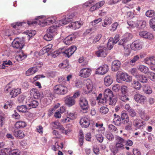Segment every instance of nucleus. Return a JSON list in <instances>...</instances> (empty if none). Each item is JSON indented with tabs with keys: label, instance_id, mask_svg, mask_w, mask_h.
Listing matches in <instances>:
<instances>
[{
	"label": "nucleus",
	"instance_id": "f257e3e1",
	"mask_svg": "<svg viewBox=\"0 0 155 155\" xmlns=\"http://www.w3.org/2000/svg\"><path fill=\"white\" fill-rule=\"evenodd\" d=\"M104 97L109 101L110 105L114 106L117 102V99L113 94L112 91L109 89H106L104 91Z\"/></svg>",
	"mask_w": 155,
	"mask_h": 155
},
{
	"label": "nucleus",
	"instance_id": "f03ea898",
	"mask_svg": "<svg viewBox=\"0 0 155 155\" xmlns=\"http://www.w3.org/2000/svg\"><path fill=\"white\" fill-rule=\"evenodd\" d=\"M76 14V12H74L64 16L62 19L59 20L57 22L56 26H60L68 24L71 21L72 18H74Z\"/></svg>",
	"mask_w": 155,
	"mask_h": 155
},
{
	"label": "nucleus",
	"instance_id": "7ed1b4c3",
	"mask_svg": "<svg viewBox=\"0 0 155 155\" xmlns=\"http://www.w3.org/2000/svg\"><path fill=\"white\" fill-rule=\"evenodd\" d=\"M77 49L76 46L73 45L71 46L68 48L62 51L64 49L60 48L58 51L59 52L58 53L57 55L61 53L64 54V55L65 56L69 58L72 54H73Z\"/></svg>",
	"mask_w": 155,
	"mask_h": 155
},
{
	"label": "nucleus",
	"instance_id": "20e7f679",
	"mask_svg": "<svg viewBox=\"0 0 155 155\" xmlns=\"http://www.w3.org/2000/svg\"><path fill=\"white\" fill-rule=\"evenodd\" d=\"M53 91L56 94L64 95L67 93L68 88L63 85L58 84L54 86Z\"/></svg>",
	"mask_w": 155,
	"mask_h": 155
},
{
	"label": "nucleus",
	"instance_id": "39448f33",
	"mask_svg": "<svg viewBox=\"0 0 155 155\" xmlns=\"http://www.w3.org/2000/svg\"><path fill=\"white\" fill-rule=\"evenodd\" d=\"M79 104L83 112L87 113L89 108L88 102L87 100L83 97H81L79 100Z\"/></svg>",
	"mask_w": 155,
	"mask_h": 155
},
{
	"label": "nucleus",
	"instance_id": "423d86ee",
	"mask_svg": "<svg viewBox=\"0 0 155 155\" xmlns=\"http://www.w3.org/2000/svg\"><path fill=\"white\" fill-rule=\"evenodd\" d=\"M132 37L133 35L131 33H126L123 36V38L119 42L118 44L124 46H125L126 43L130 40Z\"/></svg>",
	"mask_w": 155,
	"mask_h": 155
},
{
	"label": "nucleus",
	"instance_id": "0eeeda50",
	"mask_svg": "<svg viewBox=\"0 0 155 155\" xmlns=\"http://www.w3.org/2000/svg\"><path fill=\"white\" fill-rule=\"evenodd\" d=\"M107 48L104 47L100 46L98 48V50L96 52V54L98 57H105L107 54Z\"/></svg>",
	"mask_w": 155,
	"mask_h": 155
},
{
	"label": "nucleus",
	"instance_id": "6e6552de",
	"mask_svg": "<svg viewBox=\"0 0 155 155\" xmlns=\"http://www.w3.org/2000/svg\"><path fill=\"white\" fill-rule=\"evenodd\" d=\"M109 67L107 64L103 65L96 69L95 73L97 74L103 75L108 71Z\"/></svg>",
	"mask_w": 155,
	"mask_h": 155
},
{
	"label": "nucleus",
	"instance_id": "1a4fd4ad",
	"mask_svg": "<svg viewBox=\"0 0 155 155\" xmlns=\"http://www.w3.org/2000/svg\"><path fill=\"white\" fill-rule=\"evenodd\" d=\"M31 96H32L36 99L40 98L43 96V93L40 92L36 88L32 89L30 92Z\"/></svg>",
	"mask_w": 155,
	"mask_h": 155
},
{
	"label": "nucleus",
	"instance_id": "9d476101",
	"mask_svg": "<svg viewBox=\"0 0 155 155\" xmlns=\"http://www.w3.org/2000/svg\"><path fill=\"white\" fill-rule=\"evenodd\" d=\"M37 22V21H28L27 22H17L16 23L15 25H13L12 27L14 28L18 29L20 28V27H21L22 25H23L24 24L27 23L29 25H31L33 24H36Z\"/></svg>",
	"mask_w": 155,
	"mask_h": 155
},
{
	"label": "nucleus",
	"instance_id": "9b49d317",
	"mask_svg": "<svg viewBox=\"0 0 155 155\" xmlns=\"http://www.w3.org/2000/svg\"><path fill=\"white\" fill-rule=\"evenodd\" d=\"M91 70L89 68H84L80 71V76L81 77L86 78L88 77L91 74Z\"/></svg>",
	"mask_w": 155,
	"mask_h": 155
},
{
	"label": "nucleus",
	"instance_id": "f8f14e48",
	"mask_svg": "<svg viewBox=\"0 0 155 155\" xmlns=\"http://www.w3.org/2000/svg\"><path fill=\"white\" fill-rule=\"evenodd\" d=\"M134 99L135 101L141 104H144L146 97L144 95L137 94L134 96Z\"/></svg>",
	"mask_w": 155,
	"mask_h": 155
},
{
	"label": "nucleus",
	"instance_id": "ddd939ff",
	"mask_svg": "<svg viewBox=\"0 0 155 155\" xmlns=\"http://www.w3.org/2000/svg\"><path fill=\"white\" fill-rule=\"evenodd\" d=\"M80 123L82 127L87 128L90 124V118L87 116L83 117L81 119Z\"/></svg>",
	"mask_w": 155,
	"mask_h": 155
},
{
	"label": "nucleus",
	"instance_id": "4468645a",
	"mask_svg": "<svg viewBox=\"0 0 155 155\" xmlns=\"http://www.w3.org/2000/svg\"><path fill=\"white\" fill-rule=\"evenodd\" d=\"M24 45L23 41H19L18 39H15L12 43V45L13 48L19 49H21L23 48Z\"/></svg>",
	"mask_w": 155,
	"mask_h": 155
},
{
	"label": "nucleus",
	"instance_id": "2eb2a0df",
	"mask_svg": "<svg viewBox=\"0 0 155 155\" xmlns=\"http://www.w3.org/2000/svg\"><path fill=\"white\" fill-rule=\"evenodd\" d=\"M130 47L132 50L137 51L142 48V45L139 41H134L130 45Z\"/></svg>",
	"mask_w": 155,
	"mask_h": 155
},
{
	"label": "nucleus",
	"instance_id": "dca6fc26",
	"mask_svg": "<svg viewBox=\"0 0 155 155\" xmlns=\"http://www.w3.org/2000/svg\"><path fill=\"white\" fill-rule=\"evenodd\" d=\"M65 104L69 107H71L74 105L75 103L74 98L72 96H67L65 98L64 100Z\"/></svg>",
	"mask_w": 155,
	"mask_h": 155
},
{
	"label": "nucleus",
	"instance_id": "f3484780",
	"mask_svg": "<svg viewBox=\"0 0 155 155\" xmlns=\"http://www.w3.org/2000/svg\"><path fill=\"white\" fill-rule=\"evenodd\" d=\"M133 125L138 129L143 128L144 126V124L143 121L137 119L134 120L133 121Z\"/></svg>",
	"mask_w": 155,
	"mask_h": 155
},
{
	"label": "nucleus",
	"instance_id": "a211bd4d",
	"mask_svg": "<svg viewBox=\"0 0 155 155\" xmlns=\"http://www.w3.org/2000/svg\"><path fill=\"white\" fill-rule=\"evenodd\" d=\"M139 35L140 36L145 38L152 39L153 37V35L152 34L146 31L140 32Z\"/></svg>",
	"mask_w": 155,
	"mask_h": 155
},
{
	"label": "nucleus",
	"instance_id": "6ab92c4d",
	"mask_svg": "<svg viewBox=\"0 0 155 155\" xmlns=\"http://www.w3.org/2000/svg\"><path fill=\"white\" fill-rule=\"evenodd\" d=\"M120 66V62L117 60H114L112 64V70L113 71H117L119 69Z\"/></svg>",
	"mask_w": 155,
	"mask_h": 155
},
{
	"label": "nucleus",
	"instance_id": "aec40b11",
	"mask_svg": "<svg viewBox=\"0 0 155 155\" xmlns=\"http://www.w3.org/2000/svg\"><path fill=\"white\" fill-rule=\"evenodd\" d=\"M120 77L122 80L126 82H130L132 81L131 77L129 76L127 73H123L120 74Z\"/></svg>",
	"mask_w": 155,
	"mask_h": 155
},
{
	"label": "nucleus",
	"instance_id": "412c9836",
	"mask_svg": "<svg viewBox=\"0 0 155 155\" xmlns=\"http://www.w3.org/2000/svg\"><path fill=\"white\" fill-rule=\"evenodd\" d=\"M138 113L140 116L143 120H148L149 119V117L145 113V110L142 109H139L138 110Z\"/></svg>",
	"mask_w": 155,
	"mask_h": 155
},
{
	"label": "nucleus",
	"instance_id": "4be33fe9",
	"mask_svg": "<svg viewBox=\"0 0 155 155\" xmlns=\"http://www.w3.org/2000/svg\"><path fill=\"white\" fill-rule=\"evenodd\" d=\"M75 38L74 35H70L64 39V42L66 45H69L72 43L73 40Z\"/></svg>",
	"mask_w": 155,
	"mask_h": 155
},
{
	"label": "nucleus",
	"instance_id": "5701e85b",
	"mask_svg": "<svg viewBox=\"0 0 155 155\" xmlns=\"http://www.w3.org/2000/svg\"><path fill=\"white\" fill-rule=\"evenodd\" d=\"M21 93V89L17 88L12 89L10 92L11 98H14L17 96Z\"/></svg>",
	"mask_w": 155,
	"mask_h": 155
},
{
	"label": "nucleus",
	"instance_id": "b1692460",
	"mask_svg": "<svg viewBox=\"0 0 155 155\" xmlns=\"http://www.w3.org/2000/svg\"><path fill=\"white\" fill-rule=\"evenodd\" d=\"M113 21L112 18L111 17H106L104 20V22L102 23V26L105 27L110 25L112 23Z\"/></svg>",
	"mask_w": 155,
	"mask_h": 155
},
{
	"label": "nucleus",
	"instance_id": "393cba45",
	"mask_svg": "<svg viewBox=\"0 0 155 155\" xmlns=\"http://www.w3.org/2000/svg\"><path fill=\"white\" fill-rule=\"evenodd\" d=\"M26 103L27 105L28 106V109L36 108L38 105V102L35 100L31 101L28 103Z\"/></svg>",
	"mask_w": 155,
	"mask_h": 155
},
{
	"label": "nucleus",
	"instance_id": "a878e982",
	"mask_svg": "<svg viewBox=\"0 0 155 155\" xmlns=\"http://www.w3.org/2000/svg\"><path fill=\"white\" fill-rule=\"evenodd\" d=\"M145 63L150 65H155V59L153 57L147 58L144 60Z\"/></svg>",
	"mask_w": 155,
	"mask_h": 155
},
{
	"label": "nucleus",
	"instance_id": "bb28decb",
	"mask_svg": "<svg viewBox=\"0 0 155 155\" xmlns=\"http://www.w3.org/2000/svg\"><path fill=\"white\" fill-rule=\"evenodd\" d=\"M104 1H102L95 4L94 5L92 6L90 9L91 12H93L101 7L104 3Z\"/></svg>",
	"mask_w": 155,
	"mask_h": 155
},
{
	"label": "nucleus",
	"instance_id": "cd10ccee",
	"mask_svg": "<svg viewBox=\"0 0 155 155\" xmlns=\"http://www.w3.org/2000/svg\"><path fill=\"white\" fill-rule=\"evenodd\" d=\"M14 135L16 137L22 139L25 137V134L22 130H14L13 132Z\"/></svg>",
	"mask_w": 155,
	"mask_h": 155
},
{
	"label": "nucleus",
	"instance_id": "c85d7f7f",
	"mask_svg": "<svg viewBox=\"0 0 155 155\" xmlns=\"http://www.w3.org/2000/svg\"><path fill=\"white\" fill-rule=\"evenodd\" d=\"M136 79L141 83H146L147 81V78L145 75L142 74H137L135 76Z\"/></svg>",
	"mask_w": 155,
	"mask_h": 155
},
{
	"label": "nucleus",
	"instance_id": "c756f323",
	"mask_svg": "<svg viewBox=\"0 0 155 155\" xmlns=\"http://www.w3.org/2000/svg\"><path fill=\"white\" fill-rule=\"evenodd\" d=\"M45 92L47 93L45 94L46 97H47V99H49V100H48V102H46V104L48 105L51 103L53 99V96L50 91L49 90L45 91Z\"/></svg>",
	"mask_w": 155,
	"mask_h": 155
},
{
	"label": "nucleus",
	"instance_id": "7c9ffc66",
	"mask_svg": "<svg viewBox=\"0 0 155 155\" xmlns=\"http://www.w3.org/2000/svg\"><path fill=\"white\" fill-rule=\"evenodd\" d=\"M138 70L144 74H148L149 72V68L145 66L140 65L138 67Z\"/></svg>",
	"mask_w": 155,
	"mask_h": 155
},
{
	"label": "nucleus",
	"instance_id": "2f4dec72",
	"mask_svg": "<svg viewBox=\"0 0 155 155\" xmlns=\"http://www.w3.org/2000/svg\"><path fill=\"white\" fill-rule=\"evenodd\" d=\"M58 21H56L55 23V25H53V26H51L48 29L47 31L48 33H49L50 34L53 35L54 36L55 35V34L56 33L57 30L56 27H59L56 26L57 23Z\"/></svg>",
	"mask_w": 155,
	"mask_h": 155
},
{
	"label": "nucleus",
	"instance_id": "473e14b6",
	"mask_svg": "<svg viewBox=\"0 0 155 155\" xmlns=\"http://www.w3.org/2000/svg\"><path fill=\"white\" fill-rule=\"evenodd\" d=\"M81 25V23L80 22L77 21L71 22L70 23L69 26L72 29H76L80 28Z\"/></svg>",
	"mask_w": 155,
	"mask_h": 155
},
{
	"label": "nucleus",
	"instance_id": "72a5a7b5",
	"mask_svg": "<svg viewBox=\"0 0 155 155\" xmlns=\"http://www.w3.org/2000/svg\"><path fill=\"white\" fill-rule=\"evenodd\" d=\"M26 123L23 121H19L15 124V127L17 128H21L25 127L26 126Z\"/></svg>",
	"mask_w": 155,
	"mask_h": 155
},
{
	"label": "nucleus",
	"instance_id": "f704fd0d",
	"mask_svg": "<svg viewBox=\"0 0 155 155\" xmlns=\"http://www.w3.org/2000/svg\"><path fill=\"white\" fill-rule=\"evenodd\" d=\"M113 82V80L108 75L106 76L104 79V83L105 85L108 86L110 85Z\"/></svg>",
	"mask_w": 155,
	"mask_h": 155
},
{
	"label": "nucleus",
	"instance_id": "c9c22d12",
	"mask_svg": "<svg viewBox=\"0 0 155 155\" xmlns=\"http://www.w3.org/2000/svg\"><path fill=\"white\" fill-rule=\"evenodd\" d=\"M86 86L88 91L90 92L92 91L93 88V85L92 82L90 79H87L86 81Z\"/></svg>",
	"mask_w": 155,
	"mask_h": 155
},
{
	"label": "nucleus",
	"instance_id": "e433bc0d",
	"mask_svg": "<svg viewBox=\"0 0 155 155\" xmlns=\"http://www.w3.org/2000/svg\"><path fill=\"white\" fill-rule=\"evenodd\" d=\"M132 85L134 88L137 90H140L141 87V84L137 81L133 80Z\"/></svg>",
	"mask_w": 155,
	"mask_h": 155
},
{
	"label": "nucleus",
	"instance_id": "4c0bfd02",
	"mask_svg": "<svg viewBox=\"0 0 155 155\" xmlns=\"http://www.w3.org/2000/svg\"><path fill=\"white\" fill-rule=\"evenodd\" d=\"M52 44H49L43 48V51L45 53H48V54L51 53L52 51Z\"/></svg>",
	"mask_w": 155,
	"mask_h": 155
},
{
	"label": "nucleus",
	"instance_id": "58836bf2",
	"mask_svg": "<svg viewBox=\"0 0 155 155\" xmlns=\"http://www.w3.org/2000/svg\"><path fill=\"white\" fill-rule=\"evenodd\" d=\"M12 64V62L10 60H6L3 61V63L0 65V68L3 69L6 67H8L9 65Z\"/></svg>",
	"mask_w": 155,
	"mask_h": 155
},
{
	"label": "nucleus",
	"instance_id": "ea45409f",
	"mask_svg": "<svg viewBox=\"0 0 155 155\" xmlns=\"http://www.w3.org/2000/svg\"><path fill=\"white\" fill-rule=\"evenodd\" d=\"M37 71V68L34 67L28 69L26 71V74L27 76L31 75L35 73Z\"/></svg>",
	"mask_w": 155,
	"mask_h": 155
},
{
	"label": "nucleus",
	"instance_id": "a19ab883",
	"mask_svg": "<svg viewBox=\"0 0 155 155\" xmlns=\"http://www.w3.org/2000/svg\"><path fill=\"white\" fill-rule=\"evenodd\" d=\"M5 115L2 112H0V125L2 127L5 123Z\"/></svg>",
	"mask_w": 155,
	"mask_h": 155
},
{
	"label": "nucleus",
	"instance_id": "79ce46f5",
	"mask_svg": "<svg viewBox=\"0 0 155 155\" xmlns=\"http://www.w3.org/2000/svg\"><path fill=\"white\" fill-rule=\"evenodd\" d=\"M113 122L115 125L117 126H120L121 124V118L120 116L114 117Z\"/></svg>",
	"mask_w": 155,
	"mask_h": 155
},
{
	"label": "nucleus",
	"instance_id": "37998d69",
	"mask_svg": "<svg viewBox=\"0 0 155 155\" xmlns=\"http://www.w3.org/2000/svg\"><path fill=\"white\" fill-rule=\"evenodd\" d=\"M27 56V55L22 52L19 55L16 56V58L18 61H21L25 59Z\"/></svg>",
	"mask_w": 155,
	"mask_h": 155
},
{
	"label": "nucleus",
	"instance_id": "c03bdc74",
	"mask_svg": "<svg viewBox=\"0 0 155 155\" xmlns=\"http://www.w3.org/2000/svg\"><path fill=\"white\" fill-rule=\"evenodd\" d=\"M108 129L110 131L117 133L118 132V130L117 128L114 125L110 124L108 125Z\"/></svg>",
	"mask_w": 155,
	"mask_h": 155
},
{
	"label": "nucleus",
	"instance_id": "a18cd8bd",
	"mask_svg": "<svg viewBox=\"0 0 155 155\" xmlns=\"http://www.w3.org/2000/svg\"><path fill=\"white\" fill-rule=\"evenodd\" d=\"M124 46V54L126 56H128L130 55L131 53V50L130 48H129V45H127L126 46Z\"/></svg>",
	"mask_w": 155,
	"mask_h": 155
},
{
	"label": "nucleus",
	"instance_id": "49530a36",
	"mask_svg": "<svg viewBox=\"0 0 155 155\" xmlns=\"http://www.w3.org/2000/svg\"><path fill=\"white\" fill-rule=\"evenodd\" d=\"M146 15L148 17H153L155 15V12L153 10H148L146 12Z\"/></svg>",
	"mask_w": 155,
	"mask_h": 155
},
{
	"label": "nucleus",
	"instance_id": "de8ad7c7",
	"mask_svg": "<svg viewBox=\"0 0 155 155\" xmlns=\"http://www.w3.org/2000/svg\"><path fill=\"white\" fill-rule=\"evenodd\" d=\"M18 110L20 112H25L28 108L26 105H21L18 106L17 108Z\"/></svg>",
	"mask_w": 155,
	"mask_h": 155
},
{
	"label": "nucleus",
	"instance_id": "09e8293b",
	"mask_svg": "<svg viewBox=\"0 0 155 155\" xmlns=\"http://www.w3.org/2000/svg\"><path fill=\"white\" fill-rule=\"evenodd\" d=\"M8 155H20V152L18 149H13L8 152Z\"/></svg>",
	"mask_w": 155,
	"mask_h": 155
},
{
	"label": "nucleus",
	"instance_id": "8fccbe9b",
	"mask_svg": "<svg viewBox=\"0 0 155 155\" xmlns=\"http://www.w3.org/2000/svg\"><path fill=\"white\" fill-rule=\"evenodd\" d=\"M54 36L53 35L48 32L44 35L43 38L45 40L47 41H50L52 39Z\"/></svg>",
	"mask_w": 155,
	"mask_h": 155
},
{
	"label": "nucleus",
	"instance_id": "3c124183",
	"mask_svg": "<svg viewBox=\"0 0 155 155\" xmlns=\"http://www.w3.org/2000/svg\"><path fill=\"white\" fill-rule=\"evenodd\" d=\"M143 91L145 93L148 94H150L152 92L151 88L148 85L145 86L143 89Z\"/></svg>",
	"mask_w": 155,
	"mask_h": 155
},
{
	"label": "nucleus",
	"instance_id": "603ef678",
	"mask_svg": "<svg viewBox=\"0 0 155 155\" xmlns=\"http://www.w3.org/2000/svg\"><path fill=\"white\" fill-rule=\"evenodd\" d=\"M139 56L137 55L134 56L133 58L130 59V63L131 65H134L137 61L139 59Z\"/></svg>",
	"mask_w": 155,
	"mask_h": 155
},
{
	"label": "nucleus",
	"instance_id": "864d4df0",
	"mask_svg": "<svg viewBox=\"0 0 155 155\" xmlns=\"http://www.w3.org/2000/svg\"><path fill=\"white\" fill-rule=\"evenodd\" d=\"M114 43L113 41V38H110L107 43V48L109 50H110L113 48Z\"/></svg>",
	"mask_w": 155,
	"mask_h": 155
},
{
	"label": "nucleus",
	"instance_id": "5fc2aeb1",
	"mask_svg": "<svg viewBox=\"0 0 155 155\" xmlns=\"http://www.w3.org/2000/svg\"><path fill=\"white\" fill-rule=\"evenodd\" d=\"M138 26L141 28H144L146 26V22L143 20H141L137 21Z\"/></svg>",
	"mask_w": 155,
	"mask_h": 155
},
{
	"label": "nucleus",
	"instance_id": "6e6d98bb",
	"mask_svg": "<svg viewBox=\"0 0 155 155\" xmlns=\"http://www.w3.org/2000/svg\"><path fill=\"white\" fill-rule=\"evenodd\" d=\"M150 27L155 31V17L151 18L149 21Z\"/></svg>",
	"mask_w": 155,
	"mask_h": 155
},
{
	"label": "nucleus",
	"instance_id": "4d7b16f0",
	"mask_svg": "<svg viewBox=\"0 0 155 155\" xmlns=\"http://www.w3.org/2000/svg\"><path fill=\"white\" fill-rule=\"evenodd\" d=\"M119 25V23L117 22H114L111 25L110 31L113 32L115 31L116 30Z\"/></svg>",
	"mask_w": 155,
	"mask_h": 155
},
{
	"label": "nucleus",
	"instance_id": "13d9d810",
	"mask_svg": "<svg viewBox=\"0 0 155 155\" xmlns=\"http://www.w3.org/2000/svg\"><path fill=\"white\" fill-rule=\"evenodd\" d=\"M109 101V100L104 97L98 100V104L99 105H104L106 104L107 101Z\"/></svg>",
	"mask_w": 155,
	"mask_h": 155
},
{
	"label": "nucleus",
	"instance_id": "bf43d9fd",
	"mask_svg": "<svg viewBox=\"0 0 155 155\" xmlns=\"http://www.w3.org/2000/svg\"><path fill=\"white\" fill-rule=\"evenodd\" d=\"M108 109L107 107H102L100 108V111L103 114H106L108 113Z\"/></svg>",
	"mask_w": 155,
	"mask_h": 155
},
{
	"label": "nucleus",
	"instance_id": "052dcab7",
	"mask_svg": "<svg viewBox=\"0 0 155 155\" xmlns=\"http://www.w3.org/2000/svg\"><path fill=\"white\" fill-rule=\"evenodd\" d=\"M106 137L109 140L112 141L114 139L113 135L111 133H107L105 134Z\"/></svg>",
	"mask_w": 155,
	"mask_h": 155
},
{
	"label": "nucleus",
	"instance_id": "680f3d73",
	"mask_svg": "<svg viewBox=\"0 0 155 155\" xmlns=\"http://www.w3.org/2000/svg\"><path fill=\"white\" fill-rule=\"evenodd\" d=\"M53 126L55 129H59L62 125L58 121H55L52 123Z\"/></svg>",
	"mask_w": 155,
	"mask_h": 155
},
{
	"label": "nucleus",
	"instance_id": "e2e57ef3",
	"mask_svg": "<svg viewBox=\"0 0 155 155\" xmlns=\"http://www.w3.org/2000/svg\"><path fill=\"white\" fill-rule=\"evenodd\" d=\"M103 124H100L99 123H96L95 124L96 127L99 128L98 130L99 131H104L105 130V128L103 127Z\"/></svg>",
	"mask_w": 155,
	"mask_h": 155
},
{
	"label": "nucleus",
	"instance_id": "0e129e2a",
	"mask_svg": "<svg viewBox=\"0 0 155 155\" xmlns=\"http://www.w3.org/2000/svg\"><path fill=\"white\" fill-rule=\"evenodd\" d=\"M55 22V20L52 18H47L45 21V22L47 25H49Z\"/></svg>",
	"mask_w": 155,
	"mask_h": 155
},
{
	"label": "nucleus",
	"instance_id": "69168bd1",
	"mask_svg": "<svg viewBox=\"0 0 155 155\" xmlns=\"http://www.w3.org/2000/svg\"><path fill=\"white\" fill-rule=\"evenodd\" d=\"M115 138L117 142H119L121 143H124L125 142V140L124 139L118 136H116Z\"/></svg>",
	"mask_w": 155,
	"mask_h": 155
},
{
	"label": "nucleus",
	"instance_id": "338daca9",
	"mask_svg": "<svg viewBox=\"0 0 155 155\" xmlns=\"http://www.w3.org/2000/svg\"><path fill=\"white\" fill-rule=\"evenodd\" d=\"M125 129L127 131H130L132 130V123L131 122L128 124L125 127Z\"/></svg>",
	"mask_w": 155,
	"mask_h": 155
},
{
	"label": "nucleus",
	"instance_id": "774afa93",
	"mask_svg": "<svg viewBox=\"0 0 155 155\" xmlns=\"http://www.w3.org/2000/svg\"><path fill=\"white\" fill-rule=\"evenodd\" d=\"M121 118L127 119L129 118L128 114L126 111H123L121 114Z\"/></svg>",
	"mask_w": 155,
	"mask_h": 155
}]
</instances>
